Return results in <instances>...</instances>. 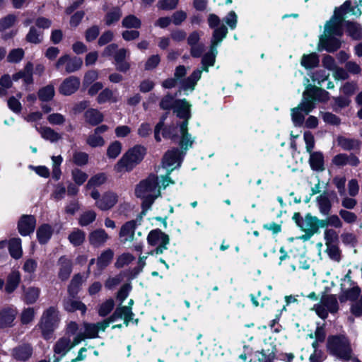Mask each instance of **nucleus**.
Listing matches in <instances>:
<instances>
[{
    "instance_id": "1",
    "label": "nucleus",
    "mask_w": 362,
    "mask_h": 362,
    "mask_svg": "<svg viewBox=\"0 0 362 362\" xmlns=\"http://www.w3.org/2000/svg\"><path fill=\"white\" fill-rule=\"evenodd\" d=\"M351 3L346 1L340 7L336 8L334 16L325 25V32L320 38L318 50L325 49L333 52L341 46L339 39L343 35L342 23L343 15L351 8Z\"/></svg>"
},
{
    "instance_id": "2",
    "label": "nucleus",
    "mask_w": 362,
    "mask_h": 362,
    "mask_svg": "<svg viewBox=\"0 0 362 362\" xmlns=\"http://www.w3.org/2000/svg\"><path fill=\"white\" fill-rule=\"evenodd\" d=\"M135 195L142 199L143 209H149L154 201L160 196L158 176L151 174L140 181L135 187Z\"/></svg>"
},
{
    "instance_id": "3",
    "label": "nucleus",
    "mask_w": 362,
    "mask_h": 362,
    "mask_svg": "<svg viewBox=\"0 0 362 362\" xmlns=\"http://www.w3.org/2000/svg\"><path fill=\"white\" fill-rule=\"evenodd\" d=\"M328 352L337 359L348 361L352 359L353 350L349 339L345 335H332L327 339Z\"/></svg>"
},
{
    "instance_id": "4",
    "label": "nucleus",
    "mask_w": 362,
    "mask_h": 362,
    "mask_svg": "<svg viewBox=\"0 0 362 362\" xmlns=\"http://www.w3.org/2000/svg\"><path fill=\"white\" fill-rule=\"evenodd\" d=\"M146 148L136 145L129 149L114 167L117 173L129 172L137 165L144 158Z\"/></svg>"
},
{
    "instance_id": "5",
    "label": "nucleus",
    "mask_w": 362,
    "mask_h": 362,
    "mask_svg": "<svg viewBox=\"0 0 362 362\" xmlns=\"http://www.w3.org/2000/svg\"><path fill=\"white\" fill-rule=\"evenodd\" d=\"M228 28L226 26H221L216 28L214 32L211 40V50L206 53L202 59V69L200 70L209 71V67L213 66L215 63L217 54L216 47L226 37Z\"/></svg>"
},
{
    "instance_id": "6",
    "label": "nucleus",
    "mask_w": 362,
    "mask_h": 362,
    "mask_svg": "<svg viewBox=\"0 0 362 362\" xmlns=\"http://www.w3.org/2000/svg\"><path fill=\"white\" fill-rule=\"evenodd\" d=\"M59 320L58 311L55 308L50 307L43 313L40 327L46 339L50 338V334L57 328Z\"/></svg>"
},
{
    "instance_id": "7",
    "label": "nucleus",
    "mask_w": 362,
    "mask_h": 362,
    "mask_svg": "<svg viewBox=\"0 0 362 362\" xmlns=\"http://www.w3.org/2000/svg\"><path fill=\"white\" fill-rule=\"evenodd\" d=\"M313 309L317 315L322 319H325L328 313H335L339 310L337 297L334 295H325L320 301L314 305Z\"/></svg>"
},
{
    "instance_id": "8",
    "label": "nucleus",
    "mask_w": 362,
    "mask_h": 362,
    "mask_svg": "<svg viewBox=\"0 0 362 362\" xmlns=\"http://www.w3.org/2000/svg\"><path fill=\"white\" fill-rule=\"evenodd\" d=\"M147 240L149 245L157 246L153 251L149 252L150 255L162 254L167 249V245L169 244L168 235L160 230L151 231L148 235Z\"/></svg>"
},
{
    "instance_id": "9",
    "label": "nucleus",
    "mask_w": 362,
    "mask_h": 362,
    "mask_svg": "<svg viewBox=\"0 0 362 362\" xmlns=\"http://www.w3.org/2000/svg\"><path fill=\"white\" fill-rule=\"evenodd\" d=\"M313 109L312 101L303 98L297 107L291 109V119L294 125L302 126L305 122V117Z\"/></svg>"
},
{
    "instance_id": "10",
    "label": "nucleus",
    "mask_w": 362,
    "mask_h": 362,
    "mask_svg": "<svg viewBox=\"0 0 362 362\" xmlns=\"http://www.w3.org/2000/svg\"><path fill=\"white\" fill-rule=\"evenodd\" d=\"M185 153L178 148H173L165 153L163 158V167L171 172L180 166Z\"/></svg>"
},
{
    "instance_id": "11",
    "label": "nucleus",
    "mask_w": 362,
    "mask_h": 362,
    "mask_svg": "<svg viewBox=\"0 0 362 362\" xmlns=\"http://www.w3.org/2000/svg\"><path fill=\"white\" fill-rule=\"evenodd\" d=\"M361 293L360 288L349 278H345L341 284V293L339 300L343 303L346 300H356Z\"/></svg>"
},
{
    "instance_id": "12",
    "label": "nucleus",
    "mask_w": 362,
    "mask_h": 362,
    "mask_svg": "<svg viewBox=\"0 0 362 362\" xmlns=\"http://www.w3.org/2000/svg\"><path fill=\"white\" fill-rule=\"evenodd\" d=\"M83 62L81 58L71 57L69 54H64L59 58L56 63V68L66 73H72L81 69Z\"/></svg>"
},
{
    "instance_id": "13",
    "label": "nucleus",
    "mask_w": 362,
    "mask_h": 362,
    "mask_svg": "<svg viewBox=\"0 0 362 362\" xmlns=\"http://www.w3.org/2000/svg\"><path fill=\"white\" fill-rule=\"evenodd\" d=\"M317 218L310 214H307L303 220H300L299 227L305 232V234L300 236V239L307 241L315 233H317Z\"/></svg>"
},
{
    "instance_id": "14",
    "label": "nucleus",
    "mask_w": 362,
    "mask_h": 362,
    "mask_svg": "<svg viewBox=\"0 0 362 362\" xmlns=\"http://www.w3.org/2000/svg\"><path fill=\"white\" fill-rule=\"evenodd\" d=\"M83 339L84 336L82 334L75 336L72 342L69 337H62L56 343L54 352L61 356H64L73 346L77 345Z\"/></svg>"
},
{
    "instance_id": "15",
    "label": "nucleus",
    "mask_w": 362,
    "mask_h": 362,
    "mask_svg": "<svg viewBox=\"0 0 362 362\" xmlns=\"http://www.w3.org/2000/svg\"><path fill=\"white\" fill-rule=\"evenodd\" d=\"M329 93L326 90L316 87L315 86L308 85L303 94V98L311 100L315 106V101L325 102L328 100Z\"/></svg>"
},
{
    "instance_id": "16",
    "label": "nucleus",
    "mask_w": 362,
    "mask_h": 362,
    "mask_svg": "<svg viewBox=\"0 0 362 362\" xmlns=\"http://www.w3.org/2000/svg\"><path fill=\"white\" fill-rule=\"evenodd\" d=\"M110 321L105 320L103 322H98L95 324H83V332L81 330L78 334H82L85 338H95L98 337L99 331H105V329L109 326Z\"/></svg>"
},
{
    "instance_id": "17",
    "label": "nucleus",
    "mask_w": 362,
    "mask_h": 362,
    "mask_svg": "<svg viewBox=\"0 0 362 362\" xmlns=\"http://www.w3.org/2000/svg\"><path fill=\"white\" fill-rule=\"evenodd\" d=\"M36 219L32 215H23L18 223V230L23 236L29 235L34 232Z\"/></svg>"
},
{
    "instance_id": "18",
    "label": "nucleus",
    "mask_w": 362,
    "mask_h": 362,
    "mask_svg": "<svg viewBox=\"0 0 362 362\" xmlns=\"http://www.w3.org/2000/svg\"><path fill=\"white\" fill-rule=\"evenodd\" d=\"M335 196L334 192H324L316 197V204L320 212L324 216H328L332 210V204L331 196Z\"/></svg>"
},
{
    "instance_id": "19",
    "label": "nucleus",
    "mask_w": 362,
    "mask_h": 362,
    "mask_svg": "<svg viewBox=\"0 0 362 362\" xmlns=\"http://www.w3.org/2000/svg\"><path fill=\"white\" fill-rule=\"evenodd\" d=\"M118 202V196L113 192H105L95 202L96 206L102 211L111 209Z\"/></svg>"
},
{
    "instance_id": "20",
    "label": "nucleus",
    "mask_w": 362,
    "mask_h": 362,
    "mask_svg": "<svg viewBox=\"0 0 362 362\" xmlns=\"http://www.w3.org/2000/svg\"><path fill=\"white\" fill-rule=\"evenodd\" d=\"M114 257V252L111 249H107L102 252L97 259L96 269L93 272L95 276H100L103 271L110 264Z\"/></svg>"
},
{
    "instance_id": "21",
    "label": "nucleus",
    "mask_w": 362,
    "mask_h": 362,
    "mask_svg": "<svg viewBox=\"0 0 362 362\" xmlns=\"http://www.w3.org/2000/svg\"><path fill=\"white\" fill-rule=\"evenodd\" d=\"M18 311L13 306L5 307L0 310V328L10 327L16 319Z\"/></svg>"
},
{
    "instance_id": "22",
    "label": "nucleus",
    "mask_w": 362,
    "mask_h": 362,
    "mask_svg": "<svg viewBox=\"0 0 362 362\" xmlns=\"http://www.w3.org/2000/svg\"><path fill=\"white\" fill-rule=\"evenodd\" d=\"M110 237L104 229L98 228L91 231L88 235V241L93 247H103Z\"/></svg>"
},
{
    "instance_id": "23",
    "label": "nucleus",
    "mask_w": 362,
    "mask_h": 362,
    "mask_svg": "<svg viewBox=\"0 0 362 362\" xmlns=\"http://www.w3.org/2000/svg\"><path fill=\"white\" fill-rule=\"evenodd\" d=\"M130 55L129 49L125 48L118 49L115 54L116 69L122 72H126L129 69L130 65L125 59Z\"/></svg>"
},
{
    "instance_id": "24",
    "label": "nucleus",
    "mask_w": 362,
    "mask_h": 362,
    "mask_svg": "<svg viewBox=\"0 0 362 362\" xmlns=\"http://www.w3.org/2000/svg\"><path fill=\"white\" fill-rule=\"evenodd\" d=\"M79 86V78L76 76H70L62 83L59 91L64 95H70L78 89Z\"/></svg>"
},
{
    "instance_id": "25",
    "label": "nucleus",
    "mask_w": 362,
    "mask_h": 362,
    "mask_svg": "<svg viewBox=\"0 0 362 362\" xmlns=\"http://www.w3.org/2000/svg\"><path fill=\"white\" fill-rule=\"evenodd\" d=\"M134 313L132 311L131 306H122L116 308L112 315L107 319L111 322H115L117 319H123L126 326L133 320Z\"/></svg>"
},
{
    "instance_id": "26",
    "label": "nucleus",
    "mask_w": 362,
    "mask_h": 362,
    "mask_svg": "<svg viewBox=\"0 0 362 362\" xmlns=\"http://www.w3.org/2000/svg\"><path fill=\"white\" fill-rule=\"evenodd\" d=\"M332 162L338 167H342L346 165L357 166L360 163L358 157L354 154L339 153L333 157Z\"/></svg>"
},
{
    "instance_id": "27",
    "label": "nucleus",
    "mask_w": 362,
    "mask_h": 362,
    "mask_svg": "<svg viewBox=\"0 0 362 362\" xmlns=\"http://www.w3.org/2000/svg\"><path fill=\"white\" fill-rule=\"evenodd\" d=\"M189 107V104L185 99L175 101L174 112L176 113L177 117L183 119V122H187V124L191 117Z\"/></svg>"
},
{
    "instance_id": "28",
    "label": "nucleus",
    "mask_w": 362,
    "mask_h": 362,
    "mask_svg": "<svg viewBox=\"0 0 362 362\" xmlns=\"http://www.w3.org/2000/svg\"><path fill=\"white\" fill-rule=\"evenodd\" d=\"M59 272L58 276L62 281H66L70 276L72 271V262L71 260L65 257H61L58 260Z\"/></svg>"
},
{
    "instance_id": "29",
    "label": "nucleus",
    "mask_w": 362,
    "mask_h": 362,
    "mask_svg": "<svg viewBox=\"0 0 362 362\" xmlns=\"http://www.w3.org/2000/svg\"><path fill=\"white\" fill-rule=\"evenodd\" d=\"M179 132L181 135L180 143V146L183 150L187 151L192 146V144L194 141V139L188 133V125L187 122H182L179 125Z\"/></svg>"
},
{
    "instance_id": "30",
    "label": "nucleus",
    "mask_w": 362,
    "mask_h": 362,
    "mask_svg": "<svg viewBox=\"0 0 362 362\" xmlns=\"http://www.w3.org/2000/svg\"><path fill=\"white\" fill-rule=\"evenodd\" d=\"M309 164L311 169L317 172L325 170L324 156L320 151H314L310 153Z\"/></svg>"
},
{
    "instance_id": "31",
    "label": "nucleus",
    "mask_w": 362,
    "mask_h": 362,
    "mask_svg": "<svg viewBox=\"0 0 362 362\" xmlns=\"http://www.w3.org/2000/svg\"><path fill=\"white\" fill-rule=\"evenodd\" d=\"M135 228L136 224L134 221H128L122 226L119 232L122 243H126L133 240Z\"/></svg>"
},
{
    "instance_id": "32",
    "label": "nucleus",
    "mask_w": 362,
    "mask_h": 362,
    "mask_svg": "<svg viewBox=\"0 0 362 362\" xmlns=\"http://www.w3.org/2000/svg\"><path fill=\"white\" fill-rule=\"evenodd\" d=\"M33 354V349L29 344H22L12 350V356L18 361L28 360Z\"/></svg>"
},
{
    "instance_id": "33",
    "label": "nucleus",
    "mask_w": 362,
    "mask_h": 362,
    "mask_svg": "<svg viewBox=\"0 0 362 362\" xmlns=\"http://www.w3.org/2000/svg\"><path fill=\"white\" fill-rule=\"evenodd\" d=\"M337 142L344 151H351L358 149L361 146V141L356 139L348 138L344 136H339L337 138Z\"/></svg>"
},
{
    "instance_id": "34",
    "label": "nucleus",
    "mask_w": 362,
    "mask_h": 362,
    "mask_svg": "<svg viewBox=\"0 0 362 362\" xmlns=\"http://www.w3.org/2000/svg\"><path fill=\"white\" fill-rule=\"evenodd\" d=\"M36 234L39 243L46 244L53 234V228L47 223H44L37 228Z\"/></svg>"
},
{
    "instance_id": "35",
    "label": "nucleus",
    "mask_w": 362,
    "mask_h": 362,
    "mask_svg": "<svg viewBox=\"0 0 362 362\" xmlns=\"http://www.w3.org/2000/svg\"><path fill=\"white\" fill-rule=\"evenodd\" d=\"M86 122L92 126H95L103 121L104 116L96 109H89L85 112Z\"/></svg>"
},
{
    "instance_id": "36",
    "label": "nucleus",
    "mask_w": 362,
    "mask_h": 362,
    "mask_svg": "<svg viewBox=\"0 0 362 362\" xmlns=\"http://www.w3.org/2000/svg\"><path fill=\"white\" fill-rule=\"evenodd\" d=\"M8 250L13 258H21L23 255L21 239L19 238H11L8 242Z\"/></svg>"
},
{
    "instance_id": "37",
    "label": "nucleus",
    "mask_w": 362,
    "mask_h": 362,
    "mask_svg": "<svg viewBox=\"0 0 362 362\" xmlns=\"http://www.w3.org/2000/svg\"><path fill=\"white\" fill-rule=\"evenodd\" d=\"M345 26L348 35L354 40L362 38V27L356 22L346 21Z\"/></svg>"
},
{
    "instance_id": "38",
    "label": "nucleus",
    "mask_w": 362,
    "mask_h": 362,
    "mask_svg": "<svg viewBox=\"0 0 362 362\" xmlns=\"http://www.w3.org/2000/svg\"><path fill=\"white\" fill-rule=\"evenodd\" d=\"M40 289L37 287L23 288V300L27 304H33L40 296Z\"/></svg>"
},
{
    "instance_id": "39",
    "label": "nucleus",
    "mask_w": 362,
    "mask_h": 362,
    "mask_svg": "<svg viewBox=\"0 0 362 362\" xmlns=\"http://www.w3.org/2000/svg\"><path fill=\"white\" fill-rule=\"evenodd\" d=\"M319 57L316 53H310L309 54H303L300 64L306 69H310L316 67L319 64Z\"/></svg>"
},
{
    "instance_id": "40",
    "label": "nucleus",
    "mask_w": 362,
    "mask_h": 362,
    "mask_svg": "<svg viewBox=\"0 0 362 362\" xmlns=\"http://www.w3.org/2000/svg\"><path fill=\"white\" fill-rule=\"evenodd\" d=\"M202 70L196 69L192 74L182 82V86L185 90H194L197 81L200 79Z\"/></svg>"
},
{
    "instance_id": "41",
    "label": "nucleus",
    "mask_w": 362,
    "mask_h": 362,
    "mask_svg": "<svg viewBox=\"0 0 362 362\" xmlns=\"http://www.w3.org/2000/svg\"><path fill=\"white\" fill-rule=\"evenodd\" d=\"M85 238L86 233L78 228H74L68 236L70 243L75 247L81 245Z\"/></svg>"
},
{
    "instance_id": "42",
    "label": "nucleus",
    "mask_w": 362,
    "mask_h": 362,
    "mask_svg": "<svg viewBox=\"0 0 362 362\" xmlns=\"http://www.w3.org/2000/svg\"><path fill=\"white\" fill-rule=\"evenodd\" d=\"M21 280V274L18 271H13L8 276L6 285V291L12 293L18 286Z\"/></svg>"
},
{
    "instance_id": "43",
    "label": "nucleus",
    "mask_w": 362,
    "mask_h": 362,
    "mask_svg": "<svg viewBox=\"0 0 362 362\" xmlns=\"http://www.w3.org/2000/svg\"><path fill=\"white\" fill-rule=\"evenodd\" d=\"M64 307L68 312H74L80 310L82 314L86 311V306L82 302L73 299H68L64 302Z\"/></svg>"
},
{
    "instance_id": "44",
    "label": "nucleus",
    "mask_w": 362,
    "mask_h": 362,
    "mask_svg": "<svg viewBox=\"0 0 362 362\" xmlns=\"http://www.w3.org/2000/svg\"><path fill=\"white\" fill-rule=\"evenodd\" d=\"M38 131L43 139L49 140L51 142L57 141L61 139L59 134L50 127H41Z\"/></svg>"
},
{
    "instance_id": "45",
    "label": "nucleus",
    "mask_w": 362,
    "mask_h": 362,
    "mask_svg": "<svg viewBox=\"0 0 362 362\" xmlns=\"http://www.w3.org/2000/svg\"><path fill=\"white\" fill-rule=\"evenodd\" d=\"M25 39L30 43L39 44L42 41L43 33L37 30L35 27L32 26L26 35Z\"/></svg>"
},
{
    "instance_id": "46",
    "label": "nucleus",
    "mask_w": 362,
    "mask_h": 362,
    "mask_svg": "<svg viewBox=\"0 0 362 362\" xmlns=\"http://www.w3.org/2000/svg\"><path fill=\"white\" fill-rule=\"evenodd\" d=\"M117 98L114 95L112 90L109 88L103 89L97 98V102L99 104H103L107 102L116 103Z\"/></svg>"
},
{
    "instance_id": "47",
    "label": "nucleus",
    "mask_w": 362,
    "mask_h": 362,
    "mask_svg": "<svg viewBox=\"0 0 362 362\" xmlns=\"http://www.w3.org/2000/svg\"><path fill=\"white\" fill-rule=\"evenodd\" d=\"M122 24L126 28L138 29L141 25V21L134 15H129L123 18Z\"/></svg>"
},
{
    "instance_id": "48",
    "label": "nucleus",
    "mask_w": 362,
    "mask_h": 362,
    "mask_svg": "<svg viewBox=\"0 0 362 362\" xmlns=\"http://www.w3.org/2000/svg\"><path fill=\"white\" fill-rule=\"evenodd\" d=\"M86 144L93 148L102 147L105 141L103 137L93 132L86 139Z\"/></svg>"
},
{
    "instance_id": "49",
    "label": "nucleus",
    "mask_w": 362,
    "mask_h": 362,
    "mask_svg": "<svg viewBox=\"0 0 362 362\" xmlns=\"http://www.w3.org/2000/svg\"><path fill=\"white\" fill-rule=\"evenodd\" d=\"M54 95V88L52 85H47L38 91V97L42 101H49Z\"/></svg>"
},
{
    "instance_id": "50",
    "label": "nucleus",
    "mask_w": 362,
    "mask_h": 362,
    "mask_svg": "<svg viewBox=\"0 0 362 362\" xmlns=\"http://www.w3.org/2000/svg\"><path fill=\"white\" fill-rule=\"evenodd\" d=\"M121 16V10L119 8H114L106 14L105 17V24L108 26L111 25L112 24L117 22Z\"/></svg>"
},
{
    "instance_id": "51",
    "label": "nucleus",
    "mask_w": 362,
    "mask_h": 362,
    "mask_svg": "<svg viewBox=\"0 0 362 362\" xmlns=\"http://www.w3.org/2000/svg\"><path fill=\"white\" fill-rule=\"evenodd\" d=\"M107 177L105 173H98L93 176L88 182L86 187L91 189L93 187H99L106 181Z\"/></svg>"
},
{
    "instance_id": "52",
    "label": "nucleus",
    "mask_w": 362,
    "mask_h": 362,
    "mask_svg": "<svg viewBox=\"0 0 362 362\" xmlns=\"http://www.w3.org/2000/svg\"><path fill=\"white\" fill-rule=\"evenodd\" d=\"M122 151V144L118 141L111 143L107 149V156L110 158H116Z\"/></svg>"
},
{
    "instance_id": "53",
    "label": "nucleus",
    "mask_w": 362,
    "mask_h": 362,
    "mask_svg": "<svg viewBox=\"0 0 362 362\" xmlns=\"http://www.w3.org/2000/svg\"><path fill=\"white\" fill-rule=\"evenodd\" d=\"M134 257L130 253H123L118 256L115 262V267L117 268H122L126 265L129 264L134 260Z\"/></svg>"
},
{
    "instance_id": "54",
    "label": "nucleus",
    "mask_w": 362,
    "mask_h": 362,
    "mask_svg": "<svg viewBox=\"0 0 362 362\" xmlns=\"http://www.w3.org/2000/svg\"><path fill=\"white\" fill-rule=\"evenodd\" d=\"M83 277L80 274L75 275L69 286L70 295L74 296L78 293L80 286L82 284Z\"/></svg>"
},
{
    "instance_id": "55",
    "label": "nucleus",
    "mask_w": 362,
    "mask_h": 362,
    "mask_svg": "<svg viewBox=\"0 0 362 362\" xmlns=\"http://www.w3.org/2000/svg\"><path fill=\"white\" fill-rule=\"evenodd\" d=\"M52 177L55 180H59L61 175L59 166L62 163L63 158L61 156H52Z\"/></svg>"
},
{
    "instance_id": "56",
    "label": "nucleus",
    "mask_w": 362,
    "mask_h": 362,
    "mask_svg": "<svg viewBox=\"0 0 362 362\" xmlns=\"http://www.w3.org/2000/svg\"><path fill=\"white\" fill-rule=\"evenodd\" d=\"M17 21V17L13 14H9L0 20V31H4L10 28Z\"/></svg>"
},
{
    "instance_id": "57",
    "label": "nucleus",
    "mask_w": 362,
    "mask_h": 362,
    "mask_svg": "<svg viewBox=\"0 0 362 362\" xmlns=\"http://www.w3.org/2000/svg\"><path fill=\"white\" fill-rule=\"evenodd\" d=\"M326 333L325 329L322 327H317L315 332V335L310 334L309 337L310 338H315V341L312 344V346L314 349H317L318 346L319 342H323L325 339Z\"/></svg>"
},
{
    "instance_id": "58",
    "label": "nucleus",
    "mask_w": 362,
    "mask_h": 362,
    "mask_svg": "<svg viewBox=\"0 0 362 362\" xmlns=\"http://www.w3.org/2000/svg\"><path fill=\"white\" fill-rule=\"evenodd\" d=\"M96 214L93 211H87L81 214L79 218V224L82 226H86L95 220Z\"/></svg>"
},
{
    "instance_id": "59",
    "label": "nucleus",
    "mask_w": 362,
    "mask_h": 362,
    "mask_svg": "<svg viewBox=\"0 0 362 362\" xmlns=\"http://www.w3.org/2000/svg\"><path fill=\"white\" fill-rule=\"evenodd\" d=\"M33 65L30 62H28L23 70L22 79L26 85H30L33 82Z\"/></svg>"
},
{
    "instance_id": "60",
    "label": "nucleus",
    "mask_w": 362,
    "mask_h": 362,
    "mask_svg": "<svg viewBox=\"0 0 362 362\" xmlns=\"http://www.w3.org/2000/svg\"><path fill=\"white\" fill-rule=\"evenodd\" d=\"M23 56L24 51L23 49H13L8 54L7 60L11 63H18L23 59Z\"/></svg>"
},
{
    "instance_id": "61",
    "label": "nucleus",
    "mask_w": 362,
    "mask_h": 362,
    "mask_svg": "<svg viewBox=\"0 0 362 362\" xmlns=\"http://www.w3.org/2000/svg\"><path fill=\"white\" fill-rule=\"evenodd\" d=\"M339 215L343 221L349 224H353L357 221V216L354 212L345 209H341L339 211Z\"/></svg>"
},
{
    "instance_id": "62",
    "label": "nucleus",
    "mask_w": 362,
    "mask_h": 362,
    "mask_svg": "<svg viewBox=\"0 0 362 362\" xmlns=\"http://www.w3.org/2000/svg\"><path fill=\"white\" fill-rule=\"evenodd\" d=\"M324 237L325 245H334L338 240V234L334 229H325Z\"/></svg>"
},
{
    "instance_id": "63",
    "label": "nucleus",
    "mask_w": 362,
    "mask_h": 362,
    "mask_svg": "<svg viewBox=\"0 0 362 362\" xmlns=\"http://www.w3.org/2000/svg\"><path fill=\"white\" fill-rule=\"evenodd\" d=\"M66 192V187L62 184H58L54 187L51 197L53 199L59 201L64 198Z\"/></svg>"
},
{
    "instance_id": "64",
    "label": "nucleus",
    "mask_w": 362,
    "mask_h": 362,
    "mask_svg": "<svg viewBox=\"0 0 362 362\" xmlns=\"http://www.w3.org/2000/svg\"><path fill=\"white\" fill-rule=\"evenodd\" d=\"M329 74L325 70H317L312 74L310 76L313 82L320 85L322 82L326 81Z\"/></svg>"
}]
</instances>
